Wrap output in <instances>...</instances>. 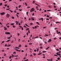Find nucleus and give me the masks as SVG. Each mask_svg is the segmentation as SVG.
<instances>
[{"label":"nucleus","instance_id":"obj_1","mask_svg":"<svg viewBox=\"0 0 61 61\" xmlns=\"http://www.w3.org/2000/svg\"><path fill=\"white\" fill-rule=\"evenodd\" d=\"M10 16V14H7L6 15V17H7V18H9V17Z\"/></svg>","mask_w":61,"mask_h":61},{"label":"nucleus","instance_id":"obj_2","mask_svg":"<svg viewBox=\"0 0 61 61\" xmlns=\"http://www.w3.org/2000/svg\"><path fill=\"white\" fill-rule=\"evenodd\" d=\"M5 34L6 35H10V33L9 32H5Z\"/></svg>","mask_w":61,"mask_h":61},{"label":"nucleus","instance_id":"obj_3","mask_svg":"<svg viewBox=\"0 0 61 61\" xmlns=\"http://www.w3.org/2000/svg\"><path fill=\"white\" fill-rule=\"evenodd\" d=\"M34 18L33 17V16H32L31 18V19L32 20H33V21L35 20V19H34Z\"/></svg>","mask_w":61,"mask_h":61},{"label":"nucleus","instance_id":"obj_4","mask_svg":"<svg viewBox=\"0 0 61 61\" xmlns=\"http://www.w3.org/2000/svg\"><path fill=\"white\" fill-rule=\"evenodd\" d=\"M5 14V12H2L0 13V15H4Z\"/></svg>","mask_w":61,"mask_h":61},{"label":"nucleus","instance_id":"obj_5","mask_svg":"<svg viewBox=\"0 0 61 61\" xmlns=\"http://www.w3.org/2000/svg\"><path fill=\"white\" fill-rule=\"evenodd\" d=\"M52 41V40H51V39H50L49 40V41H48V42H51Z\"/></svg>","mask_w":61,"mask_h":61},{"label":"nucleus","instance_id":"obj_6","mask_svg":"<svg viewBox=\"0 0 61 61\" xmlns=\"http://www.w3.org/2000/svg\"><path fill=\"white\" fill-rule=\"evenodd\" d=\"M11 44L10 45L9 44H8V45L7 46V47H9V46H11Z\"/></svg>","mask_w":61,"mask_h":61},{"label":"nucleus","instance_id":"obj_7","mask_svg":"<svg viewBox=\"0 0 61 61\" xmlns=\"http://www.w3.org/2000/svg\"><path fill=\"white\" fill-rule=\"evenodd\" d=\"M4 28L5 29L4 30H7V28H6L5 27H4Z\"/></svg>","mask_w":61,"mask_h":61},{"label":"nucleus","instance_id":"obj_8","mask_svg":"<svg viewBox=\"0 0 61 61\" xmlns=\"http://www.w3.org/2000/svg\"><path fill=\"white\" fill-rule=\"evenodd\" d=\"M21 46V44H20L18 46V47H21V46Z\"/></svg>","mask_w":61,"mask_h":61},{"label":"nucleus","instance_id":"obj_9","mask_svg":"<svg viewBox=\"0 0 61 61\" xmlns=\"http://www.w3.org/2000/svg\"><path fill=\"white\" fill-rule=\"evenodd\" d=\"M16 51H19V52H20V50H19L18 49H17V50H16Z\"/></svg>","mask_w":61,"mask_h":61},{"label":"nucleus","instance_id":"obj_10","mask_svg":"<svg viewBox=\"0 0 61 61\" xmlns=\"http://www.w3.org/2000/svg\"><path fill=\"white\" fill-rule=\"evenodd\" d=\"M49 48H50V47H47V48H46V50H47V49H49Z\"/></svg>","mask_w":61,"mask_h":61},{"label":"nucleus","instance_id":"obj_11","mask_svg":"<svg viewBox=\"0 0 61 61\" xmlns=\"http://www.w3.org/2000/svg\"><path fill=\"white\" fill-rule=\"evenodd\" d=\"M15 48H17V49H20V48H19V47H15Z\"/></svg>","mask_w":61,"mask_h":61},{"label":"nucleus","instance_id":"obj_12","mask_svg":"<svg viewBox=\"0 0 61 61\" xmlns=\"http://www.w3.org/2000/svg\"><path fill=\"white\" fill-rule=\"evenodd\" d=\"M36 23L38 24V25H40L39 23L38 22H36Z\"/></svg>","mask_w":61,"mask_h":61},{"label":"nucleus","instance_id":"obj_13","mask_svg":"<svg viewBox=\"0 0 61 61\" xmlns=\"http://www.w3.org/2000/svg\"><path fill=\"white\" fill-rule=\"evenodd\" d=\"M11 18H12V19H15V17H14L12 16L11 17Z\"/></svg>","mask_w":61,"mask_h":61},{"label":"nucleus","instance_id":"obj_14","mask_svg":"<svg viewBox=\"0 0 61 61\" xmlns=\"http://www.w3.org/2000/svg\"><path fill=\"white\" fill-rule=\"evenodd\" d=\"M10 41V40H9L7 41H6L7 42H8L9 41Z\"/></svg>","mask_w":61,"mask_h":61},{"label":"nucleus","instance_id":"obj_15","mask_svg":"<svg viewBox=\"0 0 61 61\" xmlns=\"http://www.w3.org/2000/svg\"><path fill=\"white\" fill-rule=\"evenodd\" d=\"M25 25H26V26H28V27H29V26H28V25H27V24H25Z\"/></svg>","mask_w":61,"mask_h":61},{"label":"nucleus","instance_id":"obj_16","mask_svg":"<svg viewBox=\"0 0 61 61\" xmlns=\"http://www.w3.org/2000/svg\"><path fill=\"white\" fill-rule=\"evenodd\" d=\"M46 51H43L42 53H46Z\"/></svg>","mask_w":61,"mask_h":61},{"label":"nucleus","instance_id":"obj_17","mask_svg":"<svg viewBox=\"0 0 61 61\" xmlns=\"http://www.w3.org/2000/svg\"><path fill=\"white\" fill-rule=\"evenodd\" d=\"M30 24L31 25H33V24L32 23H30Z\"/></svg>","mask_w":61,"mask_h":61},{"label":"nucleus","instance_id":"obj_18","mask_svg":"<svg viewBox=\"0 0 61 61\" xmlns=\"http://www.w3.org/2000/svg\"><path fill=\"white\" fill-rule=\"evenodd\" d=\"M41 19L42 20V21H43V18H41Z\"/></svg>","mask_w":61,"mask_h":61},{"label":"nucleus","instance_id":"obj_19","mask_svg":"<svg viewBox=\"0 0 61 61\" xmlns=\"http://www.w3.org/2000/svg\"><path fill=\"white\" fill-rule=\"evenodd\" d=\"M15 23H19V21H16L15 22Z\"/></svg>","mask_w":61,"mask_h":61},{"label":"nucleus","instance_id":"obj_20","mask_svg":"<svg viewBox=\"0 0 61 61\" xmlns=\"http://www.w3.org/2000/svg\"><path fill=\"white\" fill-rule=\"evenodd\" d=\"M28 12H27L26 13V14L27 15H28Z\"/></svg>","mask_w":61,"mask_h":61},{"label":"nucleus","instance_id":"obj_21","mask_svg":"<svg viewBox=\"0 0 61 61\" xmlns=\"http://www.w3.org/2000/svg\"><path fill=\"white\" fill-rule=\"evenodd\" d=\"M11 57H12V56H10L9 57V59H11Z\"/></svg>","mask_w":61,"mask_h":61},{"label":"nucleus","instance_id":"obj_22","mask_svg":"<svg viewBox=\"0 0 61 61\" xmlns=\"http://www.w3.org/2000/svg\"><path fill=\"white\" fill-rule=\"evenodd\" d=\"M24 27H25L26 28H27V27L25 25L24 26Z\"/></svg>","mask_w":61,"mask_h":61},{"label":"nucleus","instance_id":"obj_23","mask_svg":"<svg viewBox=\"0 0 61 61\" xmlns=\"http://www.w3.org/2000/svg\"><path fill=\"white\" fill-rule=\"evenodd\" d=\"M1 5H2V3H0V6H1Z\"/></svg>","mask_w":61,"mask_h":61},{"label":"nucleus","instance_id":"obj_24","mask_svg":"<svg viewBox=\"0 0 61 61\" xmlns=\"http://www.w3.org/2000/svg\"><path fill=\"white\" fill-rule=\"evenodd\" d=\"M57 59L58 60H60V58L59 57H58L57 58Z\"/></svg>","mask_w":61,"mask_h":61},{"label":"nucleus","instance_id":"obj_25","mask_svg":"<svg viewBox=\"0 0 61 61\" xmlns=\"http://www.w3.org/2000/svg\"><path fill=\"white\" fill-rule=\"evenodd\" d=\"M10 25H14V24L13 23H11Z\"/></svg>","mask_w":61,"mask_h":61},{"label":"nucleus","instance_id":"obj_26","mask_svg":"<svg viewBox=\"0 0 61 61\" xmlns=\"http://www.w3.org/2000/svg\"><path fill=\"white\" fill-rule=\"evenodd\" d=\"M13 54H16V52H15V51L13 53Z\"/></svg>","mask_w":61,"mask_h":61},{"label":"nucleus","instance_id":"obj_27","mask_svg":"<svg viewBox=\"0 0 61 61\" xmlns=\"http://www.w3.org/2000/svg\"><path fill=\"white\" fill-rule=\"evenodd\" d=\"M56 50H57V51H59L58 49H56Z\"/></svg>","mask_w":61,"mask_h":61},{"label":"nucleus","instance_id":"obj_28","mask_svg":"<svg viewBox=\"0 0 61 61\" xmlns=\"http://www.w3.org/2000/svg\"><path fill=\"white\" fill-rule=\"evenodd\" d=\"M33 54L34 55V56H36V53H33Z\"/></svg>","mask_w":61,"mask_h":61},{"label":"nucleus","instance_id":"obj_29","mask_svg":"<svg viewBox=\"0 0 61 61\" xmlns=\"http://www.w3.org/2000/svg\"><path fill=\"white\" fill-rule=\"evenodd\" d=\"M47 11H48V12H50L51 11V10H47Z\"/></svg>","mask_w":61,"mask_h":61},{"label":"nucleus","instance_id":"obj_30","mask_svg":"<svg viewBox=\"0 0 61 61\" xmlns=\"http://www.w3.org/2000/svg\"><path fill=\"white\" fill-rule=\"evenodd\" d=\"M32 44H33V43H30L29 44V45H32Z\"/></svg>","mask_w":61,"mask_h":61},{"label":"nucleus","instance_id":"obj_31","mask_svg":"<svg viewBox=\"0 0 61 61\" xmlns=\"http://www.w3.org/2000/svg\"><path fill=\"white\" fill-rule=\"evenodd\" d=\"M21 5H20L19 6V8H20V7H21Z\"/></svg>","mask_w":61,"mask_h":61},{"label":"nucleus","instance_id":"obj_32","mask_svg":"<svg viewBox=\"0 0 61 61\" xmlns=\"http://www.w3.org/2000/svg\"><path fill=\"white\" fill-rule=\"evenodd\" d=\"M12 57H14V55L12 54Z\"/></svg>","mask_w":61,"mask_h":61},{"label":"nucleus","instance_id":"obj_33","mask_svg":"<svg viewBox=\"0 0 61 61\" xmlns=\"http://www.w3.org/2000/svg\"><path fill=\"white\" fill-rule=\"evenodd\" d=\"M38 36H37L36 37H35L34 38H38Z\"/></svg>","mask_w":61,"mask_h":61},{"label":"nucleus","instance_id":"obj_34","mask_svg":"<svg viewBox=\"0 0 61 61\" xmlns=\"http://www.w3.org/2000/svg\"><path fill=\"white\" fill-rule=\"evenodd\" d=\"M40 46H42V43H41L40 44H39Z\"/></svg>","mask_w":61,"mask_h":61},{"label":"nucleus","instance_id":"obj_35","mask_svg":"<svg viewBox=\"0 0 61 61\" xmlns=\"http://www.w3.org/2000/svg\"><path fill=\"white\" fill-rule=\"evenodd\" d=\"M27 53H26V54H25V56H27Z\"/></svg>","mask_w":61,"mask_h":61},{"label":"nucleus","instance_id":"obj_36","mask_svg":"<svg viewBox=\"0 0 61 61\" xmlns=\"http://www.w3.org/2000/svg\"><path fill=\"white\" fill-rule=\"evenodd\" d=\"M40 39H41L42 40L43 39H42V37H40Z\"/></svg>","mask_w":61,"mask_h":61},{"label":"nucleus","instance_id":"obj_37","mask_svg":"<svg viewBox=\"0 0 61 61\" xmlns=\"http://www.w3.org/2000/svg\"><path fill=\"white\" fill-rule=\"evenodd\" d=\"M10 11L11 13H13V11L11 10H9Z\"/></svg>","mask_w":61,"mask_h":61},{"label":"nucleus","instance_id":"obj_38","mask_svg":"<svg viewBox=\"0 0 61 61\" xmlns=\"http://www.w3.org/2000/svg\"><path fill=\"white\" fill-rule=\"evenodd\" d=\"M46 27H44L43 28V29H45V28H46Z\"/></svg>","mask_w":61,"mask_h":61},{"label":"nucleus","instance_id":"obj_39","mask_svg":"<svg viewBox=\"0 0 61 61\" xmlns=\"http://www.w3.org/2000/svg\"><path fill=\"white\" fill-rule=\"evenodd\" d=\"M35 3V1H33V4H34V3Z\"/></svg>","mask_w":61,"mask_h":61},{"label":"nucleus","instance_id":"obj_40","mask_svg":"<svg viewBox=\"0 0 61 61\" xmlns=\"http://www.w3.org/2000/svg\"><path fill=\"white\" fill-rule=\"evenodd\" d=\"M44 43H46V44L47 43V42L46 41H44Z\"/></svg>","mask_w":61,"mask_h":61},{"label":"nucleus","instance_id":"obj_41","mask_svg":"<svg viewBox=\"0 0 61 61\" xmlns=\"http://www.w3.org/2000/svg\"><path fill=\"white\" fill-rule=\"evenodd\" d=\"M16 16H17V17L18 18H19V16H18V15L17 14H16Z\"/></svg>","mask_w":61,"mask_h":61},{"label":"nucleus","instance_id":"obj_42","mask_svg":"<svg viewBox=\"0 0 61 61\" xmlns=\"http://www.w3.org/2000/svg\"><path fill=\"white\" fill-rule=\"evenodd\" d=\"M43 48V47H42V46H41L40 47V48H41V49H42Z\"/></svg>","mask_w":61,"mask_h":61},{"label":"nucleus","instance_id":"obj_43","mask_svg":"<svg viewBox=\"0 0 61 61\" xmlns=\"http://www.w3.org/2000/svg\"><path fill=\"white\" fill-rule=\"evenodd\" d=\"M30 8V6L27 7V8Z\"/></svg>","mask_w":61,"mask_h":61},{"label":"nucleus","instance_id":"obj_44","mask_svg":"<svg viewBox=\"0 0 61 61\" xmlns=\"http://www.w3.org/2000/svg\"><path fill=\"white\" fill-rule=\"evenodd\" d=\"M21 28H22V30H24V28H23V27H22Z\"/></svg>","mask_w":61,"mask_h":61},{"label":"nucleus","instance_id":"obj_45","mask_svg":"<svg viewBox=\"0 0 61 61\" xmlns=\"http://www.w3.org/2000/svg\"><path fill=\"white\" fill-rule=\"evenodd\" d=\"M54 56H57V55L56 54H55L54 55Z\"/></svg>","mask_w":61,"mask_h":61},{"label":"nucleus","instance_id":"obj_46","mask_svg":"<svg viewBox=\"0 0 61 61\" xmlns=\"http://www.w3.org/2000/svg\"><path fill=\"white\" fill-rule=\"evenodd\" d=\"M17 56H18V55H17L16 56H14V57H17Z\"/></svg>","mask_w":61,"mask_h":61},{"label":"nucleus","instance_id":"obj_47","mask_svg":"<svg viewBox=\"0 0 61 61\" xmlns=\"http://www.w3.org/2000/svg\"><path fill=\"white\" fill-rule=\"evenodd\" d=\"M25 5H26V6H27V4L26 3V2L25 3Z\"/></svg>","mask_w":61,"mask_h":61},{"label":"nucleus","instance_id":"obj_48","mask_svg":"<svg viewBox=\"0 0 61 61\" xmlns=\"http://www.w3.org/2000/svg\"><path fill=\"white\" fill-rule=\"evenodd\" d=\"M28 33H30V30H29L28 31Z\"/></svg>","mask_w":61,"mask_h":61},{"label":"nucleus","instance_id":"obj_49","mask_svg":"<svg viewBox=\"0 0 61 61\" xmlns=\"http://www.w3.org/2000/svg\"><path fill=\"white\" fill-rule=\"evenodd\" d=\"M34 15H35V14L34 13H33V14H32V15L34 16Z\"/></svg>","mask_w":61,"mask_h":61},{"label":"nucleus","instance_id":"obj_50","mask_svg":"<svg viewBox=\"0 0 61 61\" xmlns=\"http://www.w3.org/2000/svg\"><path fill=\"white\" fill-rule=\"evenodd\" d=\"M45 35L46 36H48V35H47L46 34Z\"/></svg>","mask_w":61,"mask_h":61},{"label":"nucleus","instance_id":"obj_51","mask_svg":"<svg viewBox=\"0 0 61 61\" xmlns=\"http://www.w3.org/2000/svg\"><path fill=\"white\" fill-rule=\"evenodd\" d=\"M39 50V49H38L36 50V51H37V52H38V51Z\"/></svg>","mask_w":61,"mask_h":61},{"label":"nucleus","instance_id":"obj_52","mask_svg":"<svg viewBox=\"0 0 61 61\" xmlns=\"http://www.w3.org/2000/svg\"><path fill=\"white\" fill-rule=\"evenodd\" d=\"M4 42H5V41H2V43H4Z\"/></svg>","mask_w":61,"mask_h":61},{"label":"nucleus","instance_id":"obj_53","mask_svg":"<svg viewBox=\"0 0 61 61\" xmlns=\"http://www.w3.org/2000/svg\"><path fill=\"white\" fill-rule=\"evenodd\" d=\"M26 61H28L29 60H28V59H27L26 60H25Z\"/></svg>","mask_w":61,"mask_h":61},{"label":"nucleus","instance_id":"obj_54","mask_svg":"<svg viewBox=\"0 0 61 61\" xmlns=\"http://www.w3.org/2000/svg\"><path fill=\"white\" fill-rule=\"evenodd\" d=\"M7 26L8 28H9V27H10V26L9 25H7Z\"/></svg>","mask_w":61,"mask_h":61},{"label":"nucleus","instance_id":"obj_55","mask_svg":"<svg viewBox=\"0 0 61 61\" xmlns=\"http://www.w3.org/2000/svg\"><path fill=\"white\" fill-rule=\"evenodd\" d=\"M56 37H55V38H54V40H55V39H56Z\"/></svg>","mask_w":61,"mask_h":61},{"label":"nucleus","instance_id":"obj_56","mask_svg":"<svg viewBox=\"0 0 61 61\" xmlns=\"http://www.w3.org/2000/svg\"><path fill=\"white\" fill-rule=\"evenodd\" d=\"M35 28L36 29V28H37V26H35Z\"/></svg>","mask_w":61,"mask_h":61},{"label":"nucleus","instance_id":"obj_57","mask_svg":"<svg viewBox=\"0 0 61 61\" xmlns=\"http://www.w3.org/2000/svg\"><path fill=\"white\" fill-rule=\"evenodd\" d=\"M51 18H52V17H50L49 18V19H51Z\"/></svg>","mask_w":61,"mask_h":61},{"label":"nucleus","instance_id":"obj_58","mask_svg":"<svg viewBox=\"0 0 61 61\" xmlns=\"http://www.w3.org/2000/svg\"><path fill=\"white\" fill-rule=\"evenodd\" d=\"M19 10H20V11H22V9H21L20 10V9H19Z\"/></svg>","mask_w":61,"mask_h":61},{"label":"nucleus","instance_id":"obj_59","mask_svg":"<svg viewBox=\"0 0 61 61\" xmlns=\"http://www.w3.org/2000/svg\"><path fill=\"white\" fill-rule=\"evenodd\" d=\"M25 58H26V57H25L23 59H25Z\"/></svg>","mask_w":61,"mask_h":61},{"label":"nucleus","instance_id":"obj_60","mask_svg":"<svg viewBox=\"0 0 61 61\" xmlns=\"http://www.w3.org/2000/svg\"><path fill=\"white\" fill-rule=\"evenodd\" d=\"M47 17H49V16L48 15H47Z\"/></svg>","mask_w":61,"mask_h":61},{"label":"nucleus","instance_id":"obj_61","mask_svg":"<svg viewBox=\"0 0 61 61\" xmlns=\"http://www.w3.org/2000/svg\"><path fill=\"white\" fill-rule=\"evenodd\" d=\"M13 27H14V28H15V26L13 25Z\"/></svg>","mask_w":61,"mask_h":61},{"label":"nucleus","instance_id":"obj_62","mask_svg":"<svg viewBox=\"0 0 61 61\" xmlns=\"http://www.w3.org/2000/svg\"><path fill=\"white\" fill-rule=\"evenodd\" d=\"M22 52H24V51L23 50H22L21 51Z\"/></svg>","mask_w":61,"mask_h":61},{"label":"nucleus","instance_id":"obj_63","mask_svg":"<svg viewBox=\"0 0 61 61\" xmlns=\"http://www.w3.org/2000/svg\"><path fill=\"white\" fill-rule=\"evenodd\" d=\"M5 46H7V44H6L5 45Z\"/></svg>","mask_w":61,"mask_h":61},{"label":"nucleus","instance_id":"obj_64","mask_svg":"<svg viewBox=\"0 0 61 61\" xmlns=\"http://www.w3.org/2000/svg\"><path fill=\"white\" fill-rule=\"evenodd\" d=\"M34 52H36V50L35 49L34 50Z\"/></svg>","mask_w":61,"mask_h":61}]
</instances>
